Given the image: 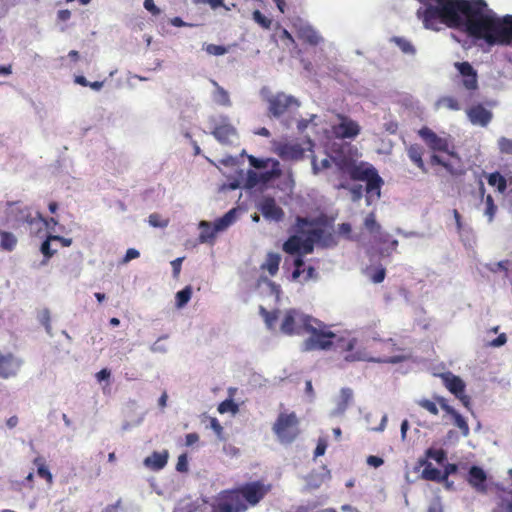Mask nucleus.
Segmentation results:
<instances>
[{"instance_id": "1", "label": "nucleus", "mask_w": 512, "mask_h": 512, "mask_svg": "<svg viewBox=\"0 0 512 512\" xmlns=\"http://www.w3.org/2000/svg\"><path fill=\"white\" fill-rule=\"evenodd\" d=\"M416 16L426 29L441 25L465 32L489 46L512 44V15L503 17L491 10L485 0H417Z\"/></svg>"}, {"instance_id": "2", "label": "nucleus", "mask_w": 512, "mask_h": 512, "mask_svg": "<svg viewBox=\"0 0 512 512\" xmlns=\"http://www.w3.org/2000/svg\"><path fill=\"white\" fill-rule=\"evenodd\" d=\"M309 336L301 343L302 352L326 351L335 345L340 353H345L344 360L347 362L372 361L378 363H397L398 357H371L364 348L359 346L355 337H339L335 340L336 334L332 332L324 322L312 317L307 327Z\"/></svg>"}, {"instance_id": "3", "label": "nucleus", "mask_w": 512, "mask_h": 512, "mask_svg": "<svg viewBox=\"0 0 512 512\" xmlns=\"http://www.w3.org/2000/svg\"><path fill=\"white\" fill-rule=\"evenodd\" d=\"M271 491V484L257 480L220 492L212 512H246L258 505Z\"/></svg>"}, {"instance_id": "4", "label": "nucleus", "mask_w": 512, "mask_h": 512, "mask_svg": "<svg viewBox=\"0 0 512 512\" xmlns=\"http://www.w3.org/2000/svg\"><path fill=\"white\" fill-rule=\"evenodd\" d=\"M5 220L14 229L26 225L30 234L40 231L45 223V218L41 213L35 212L33 214L31 209L21 201L7 203Z\"/></svg>"}, {"instance_id": "5", "label": "nucleus", "mask_w": 512, "mask_h": 512, "mask_svg": "<svg viewBox=\"0 0 512 512\" xmlns=\"http://www.w3.org/2000/svg\"><path fill=\"white\" fill-rule=\"evenodd\" d=\"M273 432L283 444H290L300 434L299 419L295 412L280 413L273 424Z\"/></svg>"}, {"instance_id": "6", "label": "nucleus", "mask_w": 512, "mask_h": 512, "mask_svg": "<svg viewBox=\"0 0 512 512\" xmlns=\"http://www.w3.org/2000/svg\"><path fill=\"white\" fill-rule=\"evenodd\" d=\"M314 225V221L305 217L297 216L294 229L299 234H306V238L302 239L301 250L304 254H310L314 250V244L323 242L325 244V238H331V234H326V231L322 228H315L305 231L306 226Z\"/></svg>"}, {"instance_id": "7", "label": "nucleus", "mask_w": 512, "mask_h": 512, "mask_svg": "<svg viewBox=\"0 0 512 512\" xmlns=\"http://www.w3.org/2000/svg\"><path fill=\"white\" fill-rule=\"evenodd\" d=\"M312 321V316L304 314L296 309H289L285 312L280 330L283 334L288 336L306 334L309 322Z\"/></svg>"}, {"instance_id": "8", "label": "nucleus", "mask_w": 512, "mask_h": 512, "mask_svg": "<svg viewBox=\"0 0 512 512\" xmlns=\"http://www.w3.org/2000/svg\"><path fill=\"white\" fill-rule=\"evenodd\" d=\"M268 103V113L270 117L279 118L287 113H290L300 106V102L292 95H287L284 92L272 94L266 98Z\"/></svg>"}, {"instance_id": "9", "label": "nucleus", "mask_w": 512, "mask_h": 512, "mask_svg": "<svg viewBox=\"0 0 512 512\" xmlns=\"http://www.w3.org/2000/svg\"><path fill=\"white\" fill-rule=\"evenodd\" d=\"M418 135L433 153L444 152L460 163V157L449 149L450 143L448 138L438 136L432 129L426 126L418 131Z\"/></svg>"}, {"instance_id": "10", "label": "nucleus", "mask_w": 512, "mask_h": 512, "mask_svg": "<svg viewBox=\"0 0 512 512\" xmlns=\"http://www.w3.org/2000/svg\"><path fill=\"white\" fill-rule=\"evenodd\" d=\"M455 68L459 72V76L461 77L462 86L470 92L478 90V75L477 71L473 68V66L467 62H455Z\"/></svg>"}, {"instance_id": "11", "label": "nucleus", "mask_w": 512, "mask_h": 512, "mask_svg": "<svg viewBox=\"0 0 512 512\" xmlns=\"http://www.w3.org/2000/svg\"><path fill=\"white\" fill-rule=\"evenodd\" d=\"M23 361L13 353H3L0 351V378L9 379L16 377Z\"/></svg>"}, {"instance_id": "12", "label": "nucleus", "mask_w": 512, "mask_h": 512, "mask_svg": "<svg viewBox=\"0 0 512 512\" xmlns=\"http://www.w3.org/2000/svg\"><path fill=\"white\" fill-rule=\"evenodd\" d=\"M337 117L340 120V123L333 126V132L338 138H355L359 135L361 127L356 121L341 114H338Z\"/></svg>"}, {"instance_id": "13", "label": "nucleus", "mask_w": 512, "mask_h": 512, "mask_svg": "<svg viewBox=\"0 0 512 512\" xmlns=\"http://www.w3.org/2000/svg\"><path fill=\"white\" fill-rule=\"evenodd\" d=\"M258 209L263 217L269 221L280 222L285 216L283 209L278 206L275 199L270 196H266L260 201Z\"/></svg>"}, {"instance_id": "14", "label": "nucleus", "mask_w": 512, "mask_h": 512, "mask_svg": "<svg viewBox=\"0 0 512 512\" xmlns=\"http://www.w3.org/2000/svg\"><path fill=\"white\" fill-rule=\"evenodd\" d=\"M466 115L473 125L486 127L492 120L493 114L482 103L472 105L466 109Z\"/></svg>"}, {"instance_id": "15", "label": "nucleus", "mask_w": 512, "mask_h": 512, "mask_svg": "<svg viewBox=\"0 0 512 512\" xmlns=\"http://www.w3.org/2000/svg\"><path fill=\"white\" fill-rule=\"evenodd\" d=\"M342 169L347 172L349 177L354 181H365L376 171L372 165L365 162L359 164L353 162L346 163Z\"/></svg>"}, {"instance_id": "16", "label": "nucleus", "mask_w": 512, "mask_h": 512, "mask_svg": "<svg viewBox=\"0 0 512 512\" xmlns=\"http://www.w3.org/2000/svg\"><path fill=\"white\" fill-rule=\"evenodd\" d=\"M466 480L475 491L479 493L487 492V474L481 467L476 465L471 466Z\"/></svg>"}, {"instance_id": "17", "label": "nucleus", "mask_w": 512, "mask_h": 512, "mask_svg": "<svg viewBox=\"0 0 512 512\" xmlns=\"http://www.w3.org/2000/svg\"><path fill=\"white\" fill-rule=\"evenodd\" d=\"M305 150L298 143H282L277 147V154L282 160H301L304 157Z\"/></svg>"}, {"instance_id": "18", "label": "nucleus", "mask_w": 512, "mask_h": 512, "mask_svg": "<svg viewBox=\"0 0 512 512\" xmlns=\"http://www.w3.org/2000/svg\"><path fill=\"white\" fill-rule=\"evenodd\" d=\"M429 163L431 166L443 167L450 175L454 177H460L466 173L465 168L461 164L455 166L452 162L443 159L437 153H433L430 156Z\"/></svg>"}, {"instance_id": "19", "label": "nucleus", "mask_w": 512, "mask_h": 512, "mask_svg": "<svg viewBox=\"0 0 512 512\" xmlns=\"http://www.w3.org/2000/svg\"><path fill=\"white\" fill-rule=\"evenodd\" d=\"M212 134L220 143L231 144L237 133L231 124L223 122L214 127Z\"/></svg>"}, {"instance_id": "20", "label": "nucleus", "mask_w": 512, "mask_h": 512, "mask_svg": "<svg viewBox=\"0 0 512 512\" xmlns=\"http://www.w3.org/2000/svg\"><path fill=\"white\" fill-rule=\"evenodd\" d=\"M407 155L411 162L421 170L422 173H427L428 169L423 161L424 148L418 143L410 144L406 148Z\"/></svg>"}, {"instance_id": "21", "label": "nucleus", "mask_w": 512, "mask_h": 512, "mask_svg": "<svg viewBox=\"0 0 512 512\" xmlns=\"http://www.w3.org/2000/svg\"><path fill=\"white\" fill-rule=\"evenodd\" d=\"M366 194H367V200L369 201V198L375 196L377 199L381 196V187L384 184L383 179L378 174V171L376 170L372 175H370L366 180Z\"/></svg>"}, {"instance_id": "22", "label": "nucleus", "mask_w": 512, "mask_h": 512, "mask_svg": "<svg viewBox=\"0 0 512 512\" xmlns=\"http://www.w3.org/2000/svg\"><path fill=\"white\" fill-rule=\"evenodd\" d=\"M442 379L445 387L452 394L458 395L465 391V383L459 376L453 375L452 373H446L442 375Z\"/></svg>"}, {"instance_id": "23", "label": "nucleus", "mask_w": 512, "mask_h": 512, "mask_svg": "<svg viewBox=\"0 0 512 512\" xmlns=\"http://www.w3.org/2000/svg\"><path fill=\"white\" fill-rule=\"evenodd\" d=\"M168 461L167 452H153L151 456L145 458L144 464L152 470H160L165 467Z\"/></svg>"}, {"instance_id": "24", "label": "nucleus", "mask_w": 512, "mask_h": 512, "mask_svg": "<svg viewBox=\"0 0 512 512\" xmlns=\"http://www.w3.org/2000/svg\"><path fill=\"white\" fill-rule=\"evenodd\" d=\"M281 256L278 253L269 252L266 260L261 265L262 270H267L270 276H275L279 270Z\"/></svg>"}, {"instance_id": "25", "label": "nucleus", "mask_w": 512, "mask_h": 512, "mask_svg": "<svg viewBox=\"0 0 512 512\" xmlns=\"http://www.w3.org/2000/svg\"><path fill=\"white\" fill-rule=\"evenodd\" d=\"M33 464L37 468V475L45 479L46 482L51 485L53 483V475L47 466L45 458L43 456H37L33 460Z\"/></svg>"}, {"instance_id": "26", "label": "nucleus", "mask_w": 512, "mask_h": 512, "mask_svg": "<svg viewBox=\"0 0 512 512\" xmlns=\"http://www.w3.org/2000/svg\"><path fill=\"white\" fill-rule=\"evenodd\" d=\"M487 182L490 186L495 187L499 193H504L507 189L506 178L497 171L487 175Z\"/></svg>"}, {"instance_id": "27", "label": "nucleus", "mask_w": 512, "mask_h": 512, "mask_svg": "<svg viewBox=\"0 0 512 512\" xmlns=\"http://www.w3.org/2000/svg\"><path fill=\"white\" fill-rule=\"evenodd\" d=\"M420 464H426L422 471L424 479L437 482H441L445 479V476L442 475L441 471L438 468L433 467L431 463H426V461L421 460Z\"/></svg>"}, {"instance_id": "28", "label": "nucleus", "mask_w": 512, "mask_h": 512, "mask_svg": "<svg viewBox=\"0 0 512 512\" xmlns=\"http://www.w3.org/2000/svg\"><path fill=\"white\" fill-rule=\"evenodd\" d=\"M16 236L8 231L0 230V248L4 251H13L17 245Z\"/></svg>"}, {"instance_id": "29", "label": "nucleus", "mask_w": 512, "mask_h": 512, "mask_svg": "<svg viewBox=\"0 0 512 512\" xmlns=\"http://www.w3.org/2000/svg\"><path fill=\"white\" fill-rule=\"evenodd\" d=\"M436 106L438 108H446L451 111H459L461 110L462 106L459 100L454 96H442L440 97L437 102Z\"/></svg>"}, {"instance_id": "30", "label": "nucleus", "mask_w": 512, "mask_h": 512, "mask_svg": "<svg viewBox=\"0 0 512 512\" xmlns=\"http://www.w3.org/2000/svg\"><path fill=\"white\" fill-rule=\"evenodd\" d=\"M201 232L199 235V241L201 243L212 242L215 238L216 232H218L214 227H211L209 223L202 221L200 223Z\"/></svg>"}, {"instance_id": "31", "label": "nucleus", "mask_w": 512, "mask_h": 512, "mask_svg": "<svg viewBox=\"0 0 512 512\" xmlns=\"http://www.w3.org/2000/svg\"><path fill=\"white\" fill-rule=\"evenodd\" d=\"M302 238L293 235L290 236L283 244V250L288 254H295L301 250Z\"/></svg>"}, {"instance_id": "32", "label": "nucleus", "mask_w": 512, "mask_h": 512, "mask_svg": "<svg viewBox=\"0 0 512 512\" xmlns=\"http://www.w3.org/2000/svg\"><path fill=\"white\" fill-rule=\"evenodd\" d=\"M259 314L263 318L268 329H273L278 320V310L268 311L264 306H259Z\"/></svg>"}, {"instance_id": "33", "label": "nucleus", "mask_w": 512, "mask_h": 512, "mask_svg": "<svg viewBox=\"0 0 512 512\" xmlns=\"http://www.w3.org/2000/svg\"><path fill=\"white\" fill-rule=\"evenodd\" d=\"M390 238H391L390 234L387 232H384L382 229L380 230V232H378L377 234H375L373 236V239L376 243L389 244L388 249H390L391 251H395L398 246V241L396 239L391 240Z\"/></svg>"}, {"instance_id": "34", "label": "nucleus", "mask_w": 512, "mask_h": 512, "mask_svg": "<svg viewBox=\"0 0 512 512\" xmlns=\"http://www.w3.org/2000/svg\"><path fill=\"white\" fill-rule=\"evenodd\" d=\"M235 212H236V210L232 209V210L228 211L224 216L217 219L214 224L216 230L221 231V230L226 229L229 225H231L235 218Z\"/></svg>"}, {"instance_id": "35", "label": "nucleus", "mask_w": 512, "mask_h": 512, "mask_svg": "<svg viewBox=\"0 0 512 512\" xmlns=\"http://www.w3.org/2000/svg\"><path fill=\"white\" fill-rule=\"evenodd\" d=\"M497 212V206L494 202L492 195L488 194L485 197V210L484 215L487 217L488 222H492Z\"/></svg>"}, {"instance_id": "36", "label": "nucleus", "mask_w": 512, "mask_h": 512, "mask_svg": "<svg viewBox=\"0 0 512 512\" xmlns=\"http://www.w3.org/2000/svg\"><path fill=\"white\" fill-rule=\"evenodd\" d=\"M192 296V288L191 286H186L182 290L176 293V305L178 308L184 307L191 299Z\"/></svg>"}, {"instance_id": "37", "label": "nucleus", "mask_w": 512, "mask_h": 512, "mask_svg": "<svg viewBox=\"0 0 512 512\" xmlns=\"http://www.w3.org/2000/svg\"><path fill=\"white\" fill-rule=\"evenodd\" d=\"M365 228L369 231L372 237L380 232L381 225L376 221V217L374 213H370L366 216L364 221Z\"/></svg>"}, {"instance_id": "38", "label": "nucleus", "mask_w": 512, "mask_h": 512, "mask_svg": "<svg viewBox=\"0 0 512 512\" xmlns=\"http://www.w3.org/2000/svg\"><path fill=\"white\" fill-rule=\"evenodd\" d=\"M260 174V181L262 184H265L272 180L273 178L279 177L281 174V170L279 169V162L274 161L273 162V168L269 171L259 173Z\"/></svg>"}, {"instance_id": "39", "label": "nucleus", "mask_w": 512, "mask_h": 512, "mask_svg": "<svg viewBox=\"0 0 512 512\" xmlns=\"http://www.w3.org/2000/svg\"><path fill=\"white\" fill-rule=\"evenodd\" d=\"M214 85L216 86V90H215V94H214L215 101L218 104L223 105V106L229 105L230 98H229L228 92L224 88L219 86L216 82H214Z\"/></svg>"}, {"instance_id": "40", "label": "nucleus", "mask_w": 512, "mask_h": 512, "mask_svg": "<svg viewBox=\"0 0 512 512\" xmlns=\"http://www.w3.org/2000/svg\"><path fill=\"white\" fill-rule=\"evenodd\" d=\"M454 420V425L459 428L463 436H468L470 433V428L465 420V418L460 413H455V415L452 417Z\"/></svg>"}, {"instance_id": "41", "label": "nucleus", "mask_w": 512, "mask_h": 512, "mask_svg": "<svg viewBox=\"0 0 512 512\" xmlns=\"http://www.w3.org/2000/svg\"><path fill=\"white\" fill-rule=\"evenodd\" d=\"M52 242H54V240H50V235H48L47 238L41 244L40 251L44 255L46 260L50 259L57 252V249H53L51 247Z\"/></svg>"}, {"instance_id": "42", "label": "nucleus", "mask_w": 512, "mask_h": 512, "mask_svg": "<svg viewBox=\"0 0 512 512\" xmlns=\"http://www.w3.org/2000/svg\"><path fill=\"white\" fill-rule=\"evenodd\" d=\"M239 410L238 405L231 399H226L223 402H221L218 406L219 413L223 414L226 412H232L237 413Z\"/></svg>"}, {"instance_id": "43", "label": "nucleus", "mask_w": 512, "mask_h": 512, "mask_svg": "<svg viewBox=\"0 0 512 512\" xmlns=\"http://www.w3.org/2000/svg\"><path fill=\"white\" fill-rule=\"evenodd\" d=\"M393 41L396 45L401 49L402 52L406 54H414L415 48L408 40L401 37H394Z\"/></svg>"}, {"instance_id": "44", "label": "nucleus", "mask_w": 512, "mask_h": 512, "mask_svg": "<svg viewBox=\"0 0 512 512\" xmlns=\"http://www.w3.org/2000/svg\"><path fill=\"white\" fill-rule=\"evenodd\" d=\"M253 20L264 29H270L272 20L263 15L259 10L252 13Z\"/></svg>"}, {"instance_id": "45", "label": "nucleus", "mask_w": 512, "mask_h": 512, "mask_svg": "<svg viewBox=\"0 0 512 512\" xmlns=\"http://www.w3.org/2000/svg\"><path fill=\"white\" fill-rule=\"evenodd\" d=\"M427 458L435 460L437 463L441 464L446 459V453L443 449H434L429 448L426 451Z\"/></svg>"}, {"instance_id": "46", "label": "nucleus", "mask_w": 512, "mask_h": 512, "mask_svg": "<svg viewBox=\"0 0 512 512\" xmlns=\"http://www.w3.org/2000/svg\"><path fill=\"white\" fill-rule=\"evenodd\" d=\"M204 50L209 55L221 56V55L226 54L229 49H228V47H225L223 45L207 44L204 46Z\"/></svg>"}, {"instance_id": "47", "label": "nucleus", "mask_w": 512, "mask_h": 512, "mask_svg": "<svg viewBox=\"0 0 512 512\" xmlns=\"http://www.w3.org/2000/svg\"><path fill=\"white\" fill-rule=\"evenodd\" d=\"M311 163H312V170H313L314 174H318L321 171L330 168V166H331V162L328 157L321 160V162L318 164L316 157L313 156Z\"/></svg>"}, {"instance_id": "48", "label": "nucleus", "mask_w": 512, "mask_h": 512, "mask_svg": "<svg viewBox=\"0 0 512 512\" xmlns=\"http://www.w3.org/2000/svg\"><path fill=\"white\" fill-rule=\"evenodd\" d=\"M498 148L502 154L512 155V140L506 137H501L498 140Z\"/></svg>"}, {"instance_id": "49", "label": "nucleus", "mask_w": 512, "mask_h": 512, "mask_svg": "<svg viewBox=\"0 0 512 512\" xmlns=\"http://www.w3.org/2000/svg\"><path fill=\"white\" fill-rule=\"evenodd\" d=\"M418 404L420 407L427 410L432 415H438V413H439L436 403L431 400L422 399L418 402Z\"/></svg>"}, {"instance_id": "50", "label": "nucleus", "mask_w": 512, "mask_h": 512, "mask_svg": "<svg viewBox=\"0 0 512 512\" xmlns=\"http://www.w3.org/2000/svg\"><path fill=\"white\" fill-rule=\"evenodd\" d=\"M149 224L153 227H166L168 225V220H164L157 213H153L149 216Z\"/></svg>"}, {"instance_id": "51", "label": "nucleus", "mask_w": 512, "mask_h": 512, "mask_svg": "<svg viewBox=\"0 0 512 512\" xmlns=\"http://www.w3.org/2000/svg\"><path fill=\"white\" fill-rule=\"evenodd\" d=\"M39 320L41 324L45 327L48 334H51V318H50V312L48 309H44L39 316Z\"/></svg>"}, {"instance_id": "52", "label": "nucleus", "mask_w": 512, "mask_h": 512, "mask_svg": "<svg viewBox=\"0 0 512 512\" xmlns=\"http://www.w3.org/2000/svg\"><path fill=\"white\" fill-rule=\"evenodd\" d=\"M321 485V481L318 479V475L315 473H310L307 476V488L309 490L317 489Z\"/></svg>"}, {"instance_id": "53", "label": "nucleus", "mask_w": 512, "mask_h": 512, "mask_svg": "<svg viewBox=\"0 0 512 512\" xmlns=\"http://www.w3.org/2000/svg\"><path fill=\"white\" fill-rule=\"evenodd\" d=\"M249 163L256 169L266 168L270 159H258L254 156H249Z\"/></svg>"}, {"instance_id": "54", "label": "nucleus", "mask_w": 512, "mask_h": 512, "mask_svg": "<svg viewBox=\"0 0 512 512\" xmlns=\"http://www.w3.org/2000/svg\"><path fill=\"white\" fill-rule=\"evenodd\" d=\"M303 36L309 44L317 45L319 43V36L310 28L304 31Z\"/></svg>"}, {"instance_id": "55", "label": "nucleus", "mask_w": 512, "mask_h": 512, "mask_svg": "<svg viewBox=\"0 0 512 512\" xmlns=\"http://www.w3.org/2000/svg\"><path fill=\"white\" fill-rule=\"evenodd\" d=\"M294 266L295 269L292 273V278L293 280H296L300 277L301 273L303 272L302 267L304 266V260L302 259V257L299 256L294 260Z\"/></svg>"}, {"instance_id": "56", "label": "nucleus", "mask_w": 512, "mask_h": 512, "mask_svg": "<svg viewBox=\"0 0 512 512\" xmlns=\"http://www.w3.org/2000/svg\"><path fill=\"white\" fill-rule=\"evenodd\" d=\"M386 276V270L383 267H379L375 270V272L370 276L372 282L381 283L384 281Z\"/></svg>"}, {"instance_id": "57", "label": "nucleus", "mask_w": 512, "mask_h": 512, "mask_svg": "<svg viewBox=\"0 0 512 512\" xmlns=\"http://www.w3.org/2000/svg\"><path fill=\"white\" fill-rule=\"evenodd\" d=\"M437 403L440 405V407L449 415H451L452 417L455 415V413H457V411L452 407L450 406L446 399H444L443 397H438L437 399Z\"/></svg>"}, {"instance_id": "58", "label": "nucleus", "mask_w": 512, "mask_h": 512, "mask_svg": "<svg viewBox=\"0 0 512 512\" xmlns=\"http://www.w3.org/2000/svg\"><path fill=\"white\" fill-rule=\"evenodd\" d=\"M260 179V174L253 171V170H249L248 173H247V183L250 187H253V186H256L257 184H260L261 181L259 180Z\"/></svg>"}, {"instance_id": "59", "label": "nucleus", "mask_w": 512, "mask_h": 512, "mask_svg": "<svg viewBox=\"0 0 512 512\" xmlns=\"http://www.w3.org/2000/svg\"><path fill=\"white\" fill-rule=\"evenodd\" d=\"M343 405L346 407L353 398V392L350 388H342L340 392Z\"/></svg>"}, {"instance_id": "60", "label": "nucleus", "mask_w": 512, "mask_h": 512, "mask_svg": "<svg viewBox=\"0 0 512 512\" xmlns=\"http://www.w3.org/2000/svg\"><path fill=\"white\" fill-rule=\"evenodd\" d=\"M349 191L353 201H359L363 196V187L360 184L350 187Z\"/></svg>"}, {"instance_id": "61", "label": "nucleus", "mask_w": 512, "mask_h": 512, "mask_svg": "<svg viewBox=\"0 0 512 512\" xmlns=\"http://www.w3.org/2000/svg\"><path fill=\"white\" fill-rule=\"evenodd\" d=\"M50 240H54V242H59L62 247H70L73 242L71 238H65L63 236L51 235V234H50Z\"/></svg>"}, {"instance_id": "62", "label": "nucleus", "mask_w": 512, "mask_h": 512, "mask_svg": "<svg viewBox=\"0 0 512 512\" xmlns=\"http://www.w3.org/2000/svg\"><path fill=\"white\" fill-rule=\"evenodd\" d=\"M144 7L148 10L152 15H159L160 9L154 4L153 0H144Z\"/></svg>"}, {"instance_id": "63", "label": "nucleus", "mask_w": 512, "mask_h": 512, "mask_svg": "<svg viewBox=\"0 0 512 512\" xmlns=\"http://www.w3.org/2000/svg\"><path fill=\"white\" fill-rule=\"evenodd\" d=\"M210 426L219 438H222L223 427L216 418H211Z\"/></svg>"}, {"instance_id": "64", "label": "nucleus", "mask_w": 512, "mask_h": 512, "mask_svg": "<svg viewBox=\"0 0 512 512\" xmlns=\"http://www.w3.org/2000/svg\"><path fill=\"white\" fill-rule=\"evenodd\" d=\"M140 256V253L138 250L134 249V248H129L127 251H126V254L123 258V262L124 263H127L133 259H136Z\"/></svg>"}]
</instances>
